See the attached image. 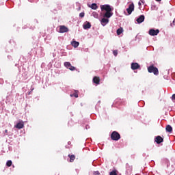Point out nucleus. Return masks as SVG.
Instances as JSON below:
<instances>
[{
	"label": "nucleus",
	"instance_id": "f257e3e1",
	"mask_svg": "<svg viewBox=\"0 0 175 175\" xmlns=\"http://www.w3.org/2000/svg\"><path fill=\"white\" fill-rule=\"evenodd\" d=\"M100 9L102 12L103 10L105 11V13L103 15V18L101 19L100 23L105 27L106 24H108L109 23V18L113 16V11L114 10V8L110 5H100Z\"/></svg>",
	"mask_w": 175,
	"mask_h": 175
},
{
	"label": "nucleus",
	"instance_id": "f03ea898",
	"mask_svg": "<svg viewBox=\"0 0 175 175\" xmlns=\"http://www.w3.org/2000/svg\"><path fill=\"white\" fill-rule=\"evenodd\" d=\"M148 72L149 73H153L155 75V76H158L159 75V71L158 70V68L154 65H151L149 67H148Z\"/></svg>",
	"mask_w": 175,
	"mask_h": 175
},
{
	"label": "nucleus",
	"instance_id": "7ed1b4c3",
	"mask_svg": "<svg viewBox=\"0 0 175 175\" xmlns=\"http://www.w3.org/2000/svg\"><path fill=\"white\" fill-rule=\"evenodd\" d=\"M111 139L117 142L121 139V135L117 131H113L111 134Z\"/></svg>",
	"mask_w": 175,
	"mask_h": 175
},
{
	"label": "nucleus",
	"instance_id": "20e7f679",
	"mask_svg": "<svg viewBox=\"0 0 175 175\" xmlns=\"http://www.w3.org/2000/svg\"><path fill=\"white\" fill-rule=\"evenodd\" d=\"M64 66L70 70H76V67L72 66V64L69 62H64Z\"/></svg>",
	"mask_w": 175,
	"mask_h": 175
},
{
	"label": "nucleus",
	"instance_id": "39448f33",
	"mask_svg": "<svg viewBox=\"0 0 175 175\" xmlns=\"http://www.w3.org/2000/svg\"><path fill=\"white\" fill-rule=\"evenodd\" d=\"M149 35H150V36H157V35H158V33H159V29H150L148 31Z\"/></svg>",
	"mask_w": 175,
	"mask_h": 175
},
{
	"label": "nucleus",
	"instance_id": "423d86ee",
	"mask_svg": "<svg viewBox=\"0 0 175 175\" xmlns=\"http://www.w3.org/2000/svg\"><path fill=\"white\" fill-rule=\"evenodd\" d=\"M133 10H135V4L132 3L129 5V8L126 9V12L128 14H132V12H133Z\"/></svg>",
	"mask_w": 175,
	"mask_h": 175
},
{
	"label": "nucleus",
	"instance_id": "0eeeda50",
	"mask_svg": "<svg viewBox=\"0 0 175 175\" xmlns=\"http://www.w3.org/2000/svg\"><path fill=\"white\" fill-rule=\"evenodd\" d=\"M68 31H69V29H68V27H66L65 25L59 26V32L60 33H65V32H68Z\"/></svg>",
	"mask_w": 175,
	"mask_h": 175
},
{
	"label": "nucleus",
	"instance_id": "6e6552de",
	"mask_svg": "<svg viewBox=\"0 0 175 175\" xmlns=\"http://www.w3.org/2000/svg\"><path fill=\"white\" fill-rule=\"evenodd\" d=\"M14 128H16L17 129H23L24 128V122L21 121L16 124V125L14 126Z\"/></svg>",
	"mask_w": 175,
	"mask_h": 175
},
{
	"label": "nucleus",
	"instance_id": "1a4fd4ad",
	"mask_svg": "<svg viewBox=\"0 0 175 175\" xmlns=\"http://www.w3.org/2000/svg\"><path fill=\"white\" fill-rule=\"evenodd\" d=\"M154 142L157 144H161V143H163V138H162V137L159 135V136L156 137Z\"/></svg>",
	"mask_w": 175,
	"mask_h": 175
},
{
	"label": "nucleus",
	"instance_id": "9d476101",
	"mask_svg": "<svg viewBox=\"0 0 175 175\" xmlns=\"http://www.w3.org/2000/svg\"><path fill=\"white\" fill-rule=\"evenodd\" d=\"M140 65L137 63H132L131 64V69L133 70H136L137 69H139Z\"/></svg>",
	"mask_w": 175,
	"mask_h": 175
},
{
	"label": "nucleus",
	"instance_id": "9b49d317",
	"mask_svg": "<svg viewBox=\"0 0 175 175\" xmlns=\"http://www.w3.org/2000/svg\"><path fill=\"white\" fill-rule=\"evenodd\" d=\"M136 21L137 23H138V24H142V23L144 21V15L139 16V17L136 20Z\"/></svg>",
	"mask_w": 175,
	"mask_h": 175
},
{
	"label": "nucleus",
	"instance_id": "f8f14e48",
	"mask_svg": "<svg viewBox=\"0 0 175 175\" xmlns=\"http://www.w3.org/2000/svg\"><path fill=\"white\" fill-rule=\"evenodd\" d=\"M93 83L95 84H99V83H100V78L99 77H94L93 78Z\"/></svg>",
	"mask_w": 175,
	"mask_h": 175
},
{
	"label": "nucleus",
	"instance_id": "ddd939ff",
	"mask_svg": "<svg viewBox=\"0 0 175 175\" xmlns=\"http://www.w3.org/2000/svg\"><path fill=\"white\" fill-rule=\"evenodd\" d=\"M70 96H71V98H79V90H75L74 93H72L70 94Z\"/></svg>",
	"mask_w": 175,
	"mask_h": 175
},
{
	"label": "nucleus",
	"instance_id": "4468645a",
	"mask_svg": "<svg viewBox=\"0 0 175 175\" xmlns=\"http://www.w3.org/2000/svg\"><path fill=\"white\" fill-rule=\"evenodd\" d=\"M83 28L84 29H90V28H91V23L90 22H86L83 25Z\"/></svg>",
	"mask_w": 175,
	"mask_h": 175
},
{
	"label": "nucleus",
	"instance_id": "2eb2a0df",
	"mask_svg": "<svg viewBox=\"0 0 175 175\" xmlns=\"http://www.w3.org/2000/svg\"><path fill=\"white\" fill-rule=\"evenodd\" d=\"M79 44H80L79 42H77L75 40L71 42V45L72 46V47H75V49H77V47H79Z\"/></svg>",
	"mask_w": 175,
	"mask_h": 175
},
{
	"label": "nucleus",
	"instance_id": "dca6fc26",
	"mask_svg": "<svg viewBox=\"0 0 175 175\" xmlns=\"http://www.w3.org/2000/svg\"><path fill=\"white\" fill-rule=\"evenodd\" d=\"M166 132H169L170 133L173 132V128L170 125H167L165 127Z\"/></svg>",
	"mask_w": 175,
	"mask_h": 175
},
{
	"label": "nucleus",
	"instance_id": "f3484780",
	"mask_svg": "<svg viewBox=\"0 0 175 175\" xmlns=\"http://www.w3.org/2000/svg\"><path fill=\"white\" fill-rule=\"evenodd\" d=\"M68 157L70 158V162H74L76 159V157L74 154H68Z\"/></svg>",
	"mask_w": 175,
	"mask_h": 175
},
{
	"label": "nucleus",
	"instance_id": "a211bd4d",
	"mask_svg": "<svg viewBox=\"0 0 175 175\" xmlns=\"http://www.w3.org/2000/svg\"><path fill=\"white\" fill-rule=\"evenodd\" d=\"M89 8H91L93 10H96L98 9V5L96 3H92L91 5H89Z\"/></svg>",
	"mask_w": 175,
	"mask_h": 175
},
{
	"label": "nucleus",
	"instance_id": "6ab92c4d",
	"mask_svg": "<svg viewBox=\"0 0 175 175\" xmlns=\"http://www.w3.org/2000/svg\"><path fill=\"white\" fill-rule=\"evenodd\" d=\"M116 32H117V35H121V33L124 32V29H122V27H120L117 29Z\"/></svg>",
	"mask_w": 175,
	"mask_h": 175
},
{
	"label": "nucleus",
	"instance_id": "aec40b11",
	"mask_svg": "<svg viewBox=\"0 0 175 175\" xmlns=\"http://www.w3.org/2000/svg\"><path fill=\"white\" fill-rule=\"evenodd\" d=\"M118 172L116 170H113L109 173V175H118Z\"/></svg>",
	"mask_w": 175,
	"mask_h": 175
},
{
	"label": "nucleus",
	"instance_id": "412c9836",
	"mask_svg": "<svg viewBox=\"0 0 175 175\" xmlns=\"http://www.w3.org/2000/svg\"><path fill=\"white\" fill-rule=\"evenodd\" d=\"M12 161L11 160H9L7 161L6 163V166H8V167H10V166H12Z\"/></svg>",
	"mask_w": 175,
	"mask_h": 175
},
{
	"label": "nucleus",
	"instance_id": "4be33fe9",
	"mask_svg": "<svg viewBox=\"0 0 175 175\" xmlns=\"http://www.w3.org/2000/svg\"><path fill=\"white\" fill-rule=\"evenodd\" d=\"M113 55H115V57H117V55H118V51L114 50V51H113Z\"/></svg>",
	"mask_w": 175,
	"mask_h": 175
},
{
	"label": "nucleus",
	"instance_id": "5701e85b",
	"mask_svg": "<svg viewBox=\"0 0 175 175\" xmlns=\"http://www.w3.org/2000/svg\"><path fill=\"white\" fill-rule=\"evenodd\" d=\"M79 16L81 17V18H83V17H84V12L80 13Z\"/></svg>",
	"mask_w": 175,
	"mask_h": 175
},
{
	"label": "nucleus",
	"instance_id": "b1692460",
	"mask_svg": "<svg viewBox=\"0 0 175 175\" xmlns=\"http://www.w3.org/2000/svg\"><path fill=\"white\" fill-rule=\"evenodd\" d=\"M94 174H95V175H100V173H99L98 171H96V172H94Z\"/></svg>",
	"mask_w": 175,
	"mask_h": 175
},
{
	"label": "nucleus",
	"instance_id": "393cba45",
	"mask_svg": "<svg viewBox=\"0 0 175 175\" xmlns=\"http://www.w3.org/2000/svg\"><path fill=\"white\" fill-rule=\"evenodd\" d=\"M173 99L175 100V94L172 95V100Z\"/></svg>",
	"mask_w": 175,
	"mask_h": 175
},
{
	"label": "nucleus",
	"instance_id": "a878e982",
	"mask_svg": "<svg viewBox=\"0 0 175 175\" xmlns=\"http://www.w3.org/2000/svg\"><path fill=\"white\" fill-rule=\"evenodd\" d=\"M138 5H139V6H142V3H141V2H139V3H138Z\"/></svg>",
	"mask_w": 175,
	"mask_h": 175
},
{
	"label": "nucleus",
	"instance_id": "bb28decb",
	"mask_svg": "<svg viewBox=\"0 0 175 175\" xmlns=\"http://www.w3.org/2000/svg\"><path fill=\"white\" fill-rule=\"evenodd\" d=\"M93 14H96V17H98V14H96V12H94Z\"/></svg>",
	"mask_w": 175,
	"mask_h": 175
},
{
	"label": "nucleus",
	"instance_id": "cd10ccee",
	"mask_svg": "<svg viewBox=\"0 0 175 175\" xmlns=\"http://www.w3.org/2000/svg\"><path fill=\"white\" fill-rule=\"evenodd\" d=\"M140 1L142 2V3H144V0H140Z\"/></svg>",
	"mask_w": 175,
	"mask_h": 175
},
{
	"label": "nucleus",
	"instance_id": "c85d7f7f",
	"mask_svg": "<svg viewBox=\"0 0 175 175\" xmlns=\"http://www.w3.org/2000/svg\"><path fill=\"white\" fill-rule=\"evenodd\" d=\"M5 133H8V129L5 130Z\"/></svg>",
	"mask_w": 175,
	"mask_h": 175
},
{
	"label": "nucleus",
	"instance_id": "c756f323",
	"mask_svg": "<svg viewBox=\"0 0 175 175\" xmlns=\"http://www.w3.org/2000/svg\"><path fill=\"white\" fill-rule=\"evenodd\" d=\"M157 2H161L162 0H156Z\"/></svg>",
	"mask_w": 175,
	"mask_h": 175
},
{
	"label": "nucleus",
	"instance_id": "7c9ffc66",
	"mask_svg": "<svg viewBox=\"0 0 175 175\" xmlns=\"http://www.w3.org/2000/svg\"><path fill=\"white\" fill-rule=\"evenodd\" d=\"M171 27H173V23H171Z\"/></svg>",
	"mask_w": 175,
	"mask_h": 175
},
{
	"label": "nucleus",
	"instance_id": "2f4dec72",
	"mask_svg": "<svg viewBox=\"0 0 175 175\" xmlns=\"http://www.w3.org/2000/svg\"><path fill=\"white\" fill-rule=\"evenodd\" d=\"M174 21H173V24H174Z\"/></svg>",
	"mask_w": 175,
	"mask_h": 175
}]
</instances>
